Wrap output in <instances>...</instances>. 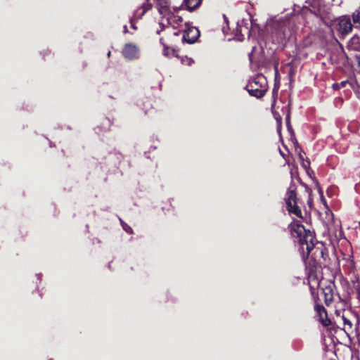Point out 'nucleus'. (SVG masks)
<instances>
[{
	"mask_svg": "<svg viewBox=\"0 0 360 360\" xmlns=\"http://www.w3.org/2000/svg\"><path fill=\"white\" fill-rule=\"evenodd\" d=\"M202 1V0H184L183 4L186 6L187 10L193 11L200 6Z\"/></svg>",
	"mask_w": 360,
	"mask_h": 360,
	"instance_id": "15",
	"label": "nucleus"
},
{
	"mask_svg": "<svg viewBox=\"0 0 360 360\" xmlns=\"http://www.w3.org/2000/svg\"><path fill=\"white\" fill-rule=\"evenodd\" d=\"M352 19L355 28H360V7L352 14Z\"/></svg>",
	"mask_w": 360,
	"mask_h": 360,
	"instance_id": "17",
	"label": "nucleus"
},
{
	"mask_svg": "<svg viewBox=\"0 0 360 360\" xmlns=\"http://www.w3.org/2000/svg\"><path fill=\"white\" fill-rule=\"evenodd\" d=\"M309 170H310V169H307V170H306V171H307V174L309 175V176H310L311 178H312V174L314 176V172H313V171H311V172H310V171H309ZM313 179H314V181H316V186H317V188H318L319 193H320V195H321V196H323V192H322V190H321V186H320V185H319V182L316 180V179H315V177H314V176L313 177Z\"/></svg>",
	"mask_w": 360,
	"mask_h": 360,
	"instance_id": "21",
	"label": "nucleus"
},
{
	"mask_svg": "<svg viewBox=\"0 0 360 360\" xmlns=\"http://www.w3.org/2000/svg\"><path fill=\"white\" fill-rule=\"evenodd\" d=\"M290 35V31L288 30V32L285 31V30H283L282 34H281L280 36V40L283 41V39H286L287 37H289Z\"/></svg>",
	"mask_w": 360,
	"mask_h": 360,
	"instance_id": "22",
	"label": "nucleus"
},
{
	"mask_svg": "<svg viewBox=\"0 0 360 360\" xmlns=\"http://www.w3.org/2000/svg\"><path fill=\"white\" fill-rule=\"evenodd\" d=\"M124 32H128L127 27L126 25L124 26Z\"/></svg>",
	"mask_w": 360,
	"mask_h": 360,
	"instance_id": "31",
	"label": "nucleus"
},
{
	"mask_svg": "<svg viewBox=\"0 0 360 360\" xmlns=\"http://www.w3.org/2000/svg\"><path fill=\"white\" fill-rule=\"evenodd\" d=\"M169 25H171L173 27L178 25L179 23L183 22V18L181 16L176 15L169 11V13L165 15Z\"/></svg>",
	"mask_w": 360,
	"mask_h": 360,
	"instance_id": "13",
	"label": "nucleus"
},
{
	"mask_svg": "<svg viewBox=\"0 0 360 360\" xmlns=\"http://www.w3.org/2000/svg\"><path fill=\"white\" fill-rule=\"evenodd\" d=\"M122 53L125 58L133 60L138 57L139 49L134 44H126L122 49Z\"/></svg>",
	"mask_w": 360,
	"mask_h": 360,
	"instance_id": "10",
	"label": "nucleus"
},
{
	"mask_svg": "<svg viewBox=\"0 0 360 360\" xmlns=\"http://www.w3.org/2000/svg\"><path fill=\"white\" fill-rule=\"evenodd\" d=\"M255 47H253L252 48V51L249 53L248 56H249V60H250V62L252 63L253 62V52L255 50Z\"/></svg>",
	"mask_w": 360,
	"mask_h": 360,
	"instance_id": "26",
	"label": "nucleus"
},
{
	"mask_svg": "<svg viewBox=\"0 0 360 360\" xmlns=\"http://www.w3.org/2000/svg\"><path fill=\"white\" fill-rule=\"evenodd\" d=\"M156 7L162 18L168 15L170 11L169 0H155Z\"/></svg>",
	"mask_w": 360,
	"mask_h": 360,
	"instance_id": "11",
	"label": "nucleus"
},
{
	"mask_svg": "<svg viewBox=\"0 0 360 360\" xmlns=\"http://www.w3.org/2000/svg\"><path fill=\"white\" fill-rule=\"evenodd\" d=\"M314 310L316 315L319 317V321L323 326L327 327L332 324L331 320L328 316L327 311L322 304L316 302Z\"/></svg>",
	"mask_w": 360,
	"mask_h": 360,
	"instance_id": "9",
	"label": "nucleus"
},
{
	"mask_svg": "<svg viewBox=\"0 0 360 360\" xmlns=\"http://www.w3.org/2000/svg\"><path fill=\"white\" fill-rule=\"evenodd\" d=\"M356 60L358 62V67H359V71H360V55L356 56Z\"/></svg>",
	"mask_w": 360,
	"mask_h": 360,
	"instance_id": "29",
	"label": "nucleus"
},
{
	"mask_svg": "<svg viewBox=\"0 0 360 360\" xmlns=\"http://www.w3.org/2000/svg\"><path fill=\"white\" fill-rule=\"evenodd\" d=\"M108 56H110V51H109V52H108Z\"/></svg>",
	"mask_w": 360,
	"mask_h": 360,
	"instance_id": "32",
	"label": "nucleus"
},
{
	"mask_svg": "<svg viewBox=\"0 0 360 360\" xmlns=\"http://www.w3.org/2000/svg\"><path fill=\"white\" fill-rule=\"evenodd\" d=\"M152 4L149 2V0H146L141 7L136 10L134 14V17L137 19H140L142 16L149 10L152 8Z\"/></svg>",
	"mask_w": 360,
	"mask_h": 360,
	"instance_id": "12",
	"label": "nucleus"
},
{
	"mask_svg": "<svg viewBox=\"0 0 360 360\" xmlns=\"http://www.w3.org/2000/svg\"><path fill=\"white\" fill-rule=\"evenodd\" d=\"M335 314L338 317H340V319L343 321V330L347 333L348 331H352L353 324L352 321L349 318V316H352V314L349 311H346L345 307H342L340 306H335Z\"/></svg>",
	"mask_w": 360,
	"mask_h": 360,
	"instance_id": "7",
	"label": "nucleus"
},
{
	"mask_svg": "<svg viewBox=\"0 0 360 360\" xmlns=\"http://www.w3.org/2000/svg\"><path fill=\"white\" fill-rule=\"evenodd\" d=\"M301 165L306 169H309V165H310V161L309 160H304L302 161H301Z\"/></svg>",
	"mask_w": 360,
	"mask_h": 360,
	"instance_id": "24",
	"label": "nucleus"
},
{
	"mask_svg": "<svg viewBox=\"0 0 360 360\" xmlns=\"http://www.w3.org/2000/svg\"><path fill=\"white\" fill-rule=\"evenodd\" d=\"M200 35V30L196 27H188L184 32L182 41L192 44L197 41Z\"/></svg>",
	"mask_w": 360,
	"mask_h": 360,
	"instance_id": "8",
	"label": "nucleus"
},
{
	"mask_svg": "<svg viewBox=\"0 0 360 360\" xmlns=\"http://www.w3.org/2000/svg\"><path fill=\"white\" fill-rule=\"evenodd\" d=\"M301 184L305 187L306 191L309 193V199L307 200V203L311 207L313 201L311 198L312 191L306 184L301 182Z\"/></svg>",
	"mask_w": 360,
	"mask_h": 360,
	"instance_id": "19",
	"label": "nucleus"
},
{
	"mask_svg": "<svg viewBox=\"0 0 360 360\" xmlns=\"http://www.w3.org/2000/svg\"><path fill=\"white\" fill-rule=\"evenodd\" d=\"M272 113L278 124V127H281L282 123V117L280 114L274 109V105H272Z\"/></svg>",
	"mask_w": 360,
	"mask_h": 360,
	"instance_id": "20",
	"label": "nucleus"
},
{
	"mask_svg": "<svg viewBox=\"0 0 360 360\" xmlns=\"http://www.w3.org/2000/svg\"><path fill=\"white\" fill-rule=\"evenodd\" d=\"M302 152H303L302 149L301 148H300V152L298 153V157H299L300 162L304 160V156L302 153Z\"/></svg>",
	"mask_w": 360,
	"mask_h": 360,
	"instance_id": "27",
	"label": "nucleus"
},
{
	"mask_svg": "<svg viewBox=\"0 0 360 360\" xmlns=\"http://www.w3.org/2000/svg\"><path fill=\"white\" fill-rule=\"evenodd\" d=\"M245 89L251 96L257 98H262L268 90V82L266 77L262 74H257L249 80Z\"/></svg>",
	"mask_w": 360,
	"mask_h": 360,
	"instance_id": "2",
	"label": "nucleus"
},
{
	"mask_svg": "<svg viewBox=\"0 0 360 360\" xmlns=\"http://www.w3.org/2000/svg\"><path fill=\"white\" fill-rule=\"evenodd\" d=\"M120 221H121V224H122V227L124 229V231H126L127 233H131L133 232L132 229L129 226H128L127 224L124 223L122 219Z\"/></svg>",
	"mask_w": 360,
	"mask_h": 360,
	"instance_id": "23",
	"label": "nucleus"
},
{
	"mask_svg": "<svg viewBox=\"0 0 360 360\" xmlns=\"http://www.w3.org/2000/svg\"><path fill=\"white\" fill-rule=\"evenodd\" d=\"M292 237L297 239L299 250L304 260H309V278L318 282L316 271L330 264L328 249L323 243L317 241L315 233L306 229L299 221L288 225Z\"/></svg>",
	"mask_w": 360,
	"mask_h": 360,
	"instance_id": "1",
	"label": "nucleus"
},
{
	"mask_svg": "<svg viewBox=\"0 0 360 360\" xmlns=\"http://www.w3.org/2000/svg\"><path fill=\"white\" fill-rule=\"evenodd\" d=\"M284 200L286 205V210L290 214H294L298 218L303 219L301 209L298 205L299 198H297L295 184H291L288 188Z\"/></svg>",
	"mask_w": 360,
	"mask_h": 360,
	"instance_id": "3",
	"label": "nucleus"
},
{
	"mask_svg": "<svg viewBox=\"0 0 360 360\" xmlns=\"http://www.w3.org/2000/svg\"><path fill=\"white\" fill-rule=\"evenodd\" d=\"M286 108V115H285V122H286V127L288 130V131L293 134V129L290 123V104H288L287 106H285Z\"/></svg>",
	"mask_w": 360,
	"mask_h": 360,
	"instance_id": "16",
	"label": "nucleus"
},
{
	"mask_svg": "<svg viewBox=\"0 0 360 360\" xmlns=\"http://www.w3.org/2000/svg\"><path fill=\"white\" fill-rule=\"evenodd\" d=\"M193 60L190 58H186V60H182V63L188 64V65H191L192 63H193Z\"/></svg>",
	"mask_w": 360,
	"mask_h": 360,
	"instance_id": "25",
	"label": "nucleus"
},
{
	"mask_svg": "<svg viewBox=\"0 0 360 360\" xmlns=\"http://www.w3.org/2000/svg\"><path fill=\"white\" fill-rule=\"evenodd\" d=\"M335 284L330 283L326 287L322 288V293L324 297V302L326 306H330L332 303L336 302V306L342 307H348L347 297H342L338 293L334 291Z\"/></svg>",
	"mask_w": 360,
	"mask_h": 360,
	"instance_id": "4",
	"label": "nucleus"
},
{
	"mask_svg": "<svg viewBox=\"0 0 360 360\" xmlns=\"http://www.w3.org/2000/svg\"><path fill=\"white\" fill-rule=\"evenodd\" d=\"M359 229L360 230V221L359 222Z\"/></svg>",
	"mask_w": 360,
	"mask_h": 360,
	"instance_id": "33",
	"label": "nucleus"
},
{
	"mask_svg": "<svg viewBox=\"0 0 360 360\" xmlns=\"http://www.w3.org/2000/svg\"><path fill=\"white\" fill-rule=\"evenodd\" d=\"M131 27L134 28V29H136V27L134 26V25L133 24V22H132V20H131Z\"/></svg>",
	"mask_w": 360,
	"mask_h": 360,
	"instance_id": "30",
	"label": "nucleus"
},
{
	"mask_svg": "<svg viewBox=\"0 0 360 360\" xmlns=\"http://www.w3.org/2000/svg\"><path fill=\"white\" fill-rule=\"evenodd\" d=\"M160 25L161 27V30L157 31V34H158L160 33L161 31H163L165 30V25L162 23H161V22L160 23Z\"/></svg>",
	"mask_w": 360,
	"mask_h": 360,
	"instance_id": "28",
	"label": "nucleus"
},
{
	"mask_svg": "<svg viewBox=\"0 0 360 360\" xmlns=\"http://www.w3.org/2000/svg\"><path fill=\"white\" fill-rule=\"evenodd\" d=\"M348 49L355 51H360V37L354 34L348 42Z\"/></svg>",
	"mask_w": 360,
	"mask_h": 360,
	"instance_id": "14",
	"label": "nucleus"
},
{
	"mask_svg": "<svg viewBox=\"0 0 360 360\" xmlns=\"http://www.w3.org/2000/svg\"><path fill=\"white\" fill-rule=\"evenodd\" d=\"M180 36V31L172 32L167 34L166 38L162 37L160 39V44L163 46V54L167 57H176L179 58L178 51L172 47V45L177 41Z\"/></svg>",
	"mask_w": 360,
	"mask_h": 360,
	"instance_id": "5",
	"label": "nucleus"
},
{
	"mask_svg": "<svg viewBox=\"0 0 360 360\" xmlns=\"http://www.w3.org/2000/svg\"><path fill=\"white\" fill-rule=\"evenodd\" d=\"M348 83V80H344L340 83H334L333 84V88L334 90H340V89L345 87Z\"/></svg>",
	"mask_w": 360,
	"mask_h": 360,
	"instance_id": "18",
	"label": "nucleus"
},
{
	"mask_svg": "<svg viewBox=\"0 0 360 360\" xmlns=\"http://www.w3.org/2000/svg\"><path fill=\"white\" fill-rule=\"evenodd\" d=\"M333 26L339 37L342 39L345 38L349 33L352 32L354 27L352 24V19L349 15H344L338 18L333 22Z\"/></svg>",
	"mask_w": 360,
	"mask_h": 360,
	"instance_id": "6",
	"label": "nucleus"
}]
</instances>
